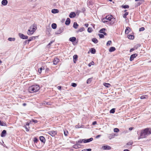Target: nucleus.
<instances>
[{"label":"nucleus","mask_w":151,"mask_h":151,"mask_svg":"<svg viewBox=\"0 0 151 151\" xmlns=\"http://www.w3.org/2000/svg\"><path fill=\"white\" fill-rule=\"evenodd\" d=\"M53 29H55L57 27V24L55 23H53L51 25Z\"/></svg>","instance_id":"b1692460"},{"label":"nucleus","mask_w":151,"mask_h":151,"mask_svg":"<svg viewBox=\"0 0 151 151\" xmlns=\"http://www.w3.org/2000/svg\"><path fill=\"white\" fill-rule=\"evenodd\" d=\"M78 25L76 22H74L73 23V27L75 29H76L78 28Z\"/></svg>","instance_id":"5701e85b"},{"label":"nucleus","mask_w":151,"mask_h":151,"mask_svg":"<svg viewBox=\"0 0 151 151\" xmlns=\"http://www.w3.org/2000/svg\"><path fill=\"white\" fill-rule=\"evenodd\" d=\"M85 26L86 27H87L88 26V24H85Z\"/></svg>","instance_id":"052dcab7"},{"label":"nucleus","mask_w":151,"mask_h":151,"mask_svg":"<svg viewBox=\"0 0 151 151\" xmlns=\"http://www.w3.org/2000/svg\"><path fill=\"white\" fill-rule=\"evenodd\" d=\"M147 96L146 95H142L141 96L140 98L141 99H144L147 98Z\"/></svg>","instance_id":"473e14b6"},{"label":"nucleus","mask_w":151,"mask_h":151,"mask_svg":"<svg viewBox=\"0 0 151 151\" xmlns=\"http://www.w3.org/2000/svg\"><path fill=\"white\" fill-rule=\"evenodd\" d=\"M40 139L41 142L45 143V137L43 136H40Z\"/></svg>","instance_id":"2eb2a0df"},{"label":"nucleus","mask_w":151,"mask_h":151,"mask_svg":"<svg viewBox=\"0 0 151 151\" xmlns=\"http://www.w3.org/2000/svg\"><path fill=\"white\" fill-rule=\"evenodd\" d=\"M151 134V131L149 130V129L146 128L141 132L140 136L139 138H139H145L148 135Z\"/></svg>","instance_id":"f03ea898"},{"label":"nucleus","mask_w":151,"mask_h":151,"mask_svg":"<svg viewBox=\"0 0 151 151\" xmlns=\"http://www.w3.org/2000/svg\"><path fill=\"white\" fill-rule=\"evenodd\" d=\"M92 81L91 78H89L88 79L86 83L87 84H89L91 83Z\"/></svg>","instance_id":"f704fd0d"},{"label":"nucleus","mask_w":151,"mask_h":151,"mask_svg":"<svg viewBox=\"0 0 151 151\" xmlns=\"http://www.w3.org/2000/svg\"><path fill=\"white\" fill-rule=\"evenodd\" d=\"M96 52L95 49L93 48H92L90 50V52L92 54H95Z\"/></svg>","instance_id":"bb28decb"},{"label":"nucleus","mask_w":151,"mask_h":151,"mask_svg":"<svg viewBox=\"0 0 151 151\" xmlns=\"http://www.w3.org/2000/svg\"><path fill=\"white\" fill-rule=\"evenodd\" d=\"M135 50V48H132L130 50V52H132L134 50Z\"/></svg>","instance_id":"13d9d810"},{"label":"nucleus","mask_w":151,"mask_h":151,"mask_svg":"<svg viewBox=\"0 0 151 151\" xmlns=\"http://www.w3.org/2000/svg\"><path fill=\"white\" fill-rule=\"evenodd\" d=\"M19 35L21 38L22 39H27L28 38L27 36L24 35V34L22 33H19Z\"/></svg>","instance_id":"423d86ee"},{"label":"nucleus","mask_w":151,"mask_h":151,"mask_svg":"<svg viewBox=\"0 0 151 151\" xmlns=\"http://www.w3.org/2000/svg\"><path fill=\"white\" fill-rule=\"evenodd\" d=\"M76 144L74 145L73 146V148L76 149L79 148L81 146V145H79V144H78V143H76Z\"/></svg>","instance_id":"4468645a"},{"label":"nucleus","mask_w":151,"mask_h":151,"mask_svg":"<svg viewBox=\"0 0 151 151\" xmlns=\"http://www.w3.org/2000/svg\"><path fill=\"white\" fill-rule=\"evenodd\" d=\"M130 29L129 27H127L126 29L125 30V33L126 34H128L130 31Z\"/></svg>","instance_id":"a211bd4d"},{"label":"nucleus","mask_w":151,"mask_h":151,"mask_svg":"<svg viewBox=\"0 0 151 151\" xmlns=\"http://www.w3.org/2000/svg\"><path fill=\"white\" fill-rule=\"evenodd\" d=\"M81 127H80L79 125H76V128H81Z\"/></svg>","instance_id":"6e6d98bb"},{"label":"nucleus","mask_w":151,"mask_h":151,"mask_svg":"<svg viewBox=\"0 0 151 151\" xmlns=\"http://www.w3.org/2000/svg\"><path fill=\"white\" fill-rule=\"evenodd\" d=\"M138 54L136 53L134 54L131 55L130 58V61H132L133 60L134 58L137 56Z\"/></svg>","instance_id":"0eeeda50"},{"label":"nucleus","mask_w":151,"mask_h":151,"mask_svg":"<svg viewBox=\"0 0 151 151\" xmlns=\"http://www.w3.org/2000/svg\"><path fill=\"white\" fill-rule=\"evenodd\" d=\"M122 7L124 9H128L129 8V6L128 5H122Z\"/></svg>","instance_id":"4c0bfd02"},{"label":"nucleus","mask_w":151,"mask_h":151,"mask_svg":"<svg viewBox=\"0 0 151 151\" xmlns=\"http://www.w3.org/2000/svg\"><path fill=\"white\" fill-rule=\"evenodd\" d=\"M84 139H80L78 141L76 142V143H81L83 142Z\"/></svg>","instance_id":"2f4dec72"},{"label":"nucleus","mask_w":151,"mask_h":151,"mask_svg":"<svg viewBox=\"0 0 151 151\" xmlns=\"http://www.w3.org/2000/svg\"><path fill=\"white\" fill-rule=\"evenodd\" d=\"M133 129V127H130L129 128V130L131 131V130H132V129Z\"/></svg>","instance_id":"680f3d73"},{"label":"nucleus","mask_w":151,"mask_h":151,"mask_svg":"<svg viewBox=\"0 0 151 151\" xmlns=\"http://www.w3.org/2000/svg\"><path fill=\"white\" fill-rule=\"evenodd\" d=\"M6 130H3L1 132V136L2 137H4L6 136Z\"/></svg>","instance_id":"ddd939ff"},{"label":"nucleus","mask_w":151,"mask_h":151,"mask_svg":"<svg viewBox=\"0 0 151 151\" xmlns=\"http://www.w3.org/2000/svg\"><path fill=\"white\" fill-rule=\"evenodd\" d=\"M8 1L7 0H3L1 2V4L4 6L6 5Z\"/></svg>","instance_id":"f3484780"},{"label":"nucleus","mask_w":151,"mask_h":151,"mask_svg":"<svg viewBox=\"0 0 151 151\" xmlns=\"http://www.w3.org/2000/svg\"><path fill=\"white\" fill-rule=\"evenodd\" d=\"M38 141V140L37 139V138L35 137L34 138V141L35 142L37 143Z\"/></svg>","instance_id":"864d4df0"},{"label":"nucleus","mask_w":151,"mask_h":151,"mask_svg":"<svg viewBox=\"0 0 151 151\" xmlns=\"http://www.w3.org/2000/svg\"><path fill=\"white\" fill-rule=\"evenodd\" d=\"M99 35L100 38H103L104 37V36L102 34H99Z\"/></svg>","instance_id":"09e8293b"},{"label":"nucleus","mask_w":151,"mask_h":151,"mask_svg":"<svg viewBox=\"0 0 151 151\" xmlns=\"http://www.w3.org/2000/svg\"><path fill=\"white\" fill-rule=\"evenodd\" d=\"M71 85L73 87H76L77 86V84L75 83H71Z\"/></svg>","instance_id":"3c124183"},{"label":"nucleus","mask_w":151,"mask_h":151,"mask_svg":"<svg viewBox=\"0 0 151 151\" xmlns=\"http://www.w3.org/2000/svg\"><path fill=\"white\" fill-rule=\"evenodd\" d=\"M76 14L74 12H71L69 15V17L70 18L74 17L76 16Z\"/></svg>","instance_id":"9b49d317"},{"label":"nucleus","mask_w":151,"mask_h":151,"mask_svg":"<svg viewBox=\"0 0 151 151\" xmlns=\"http://www.w3.org/2000/svg\"><path fill=\"white\" fill-rule=\"evenodd\" d=\"M25 129L27 131H29V129H28L27 127H25Z\"/></svg>","instance_id":"338daca9"},{"label":"nucleus","mask_w":151,"mask_h":151,"mask_svg":"<svg viewBox=\"0 0 151 151\" xmlns=\"http://www.w3.org/2000/svg\"><path fill=\"white\" fill-rule=\"evenodd\" d=\"M112 134V135L113 136V138H114L115 136H116V134Z\"/></svg>","instance_id":"0e129e2a"},{"label":"nucleus","mask_w":151,"mask_h":151,"mask_svg":"<svg viewBox=\"0 0 151 151\" xmlns=\"http://www.w3.org/2000/svg\"><path fill=\"white\" fill-rule=\"evenodd\" d=\"M78 56L76 55H75L73 56V60H77L78 58Z\"/></svg>","instance_id":"a19ab883"},{"label":"nucleus","mask_w":151,"mask_h":151,"mask_svg":"<svg viewBox=\"0 0 151 151\" xmlns=\"http://www.w3.org/2000/svg\"><path fill=\"white\" fill-rule=\"evenodd\" d=\"M92 41L94 43L96 44L98 42V40L96 38H93L92 39Z\"/></svg>","instance_id":"a878e982"},{"label":"nucleus","mask_w":151,"mask_h":151,"mask_svg":"<svg viewBox=\"0 0 151 151\" xmlns=\"http://www.w3.org/2000/svg\"><path fill=\"white\" fill-rule=\"evenodd\" d=\"M116 21V19L114 18L113 16L111 15L107 16L105 18H104L102 19V21L104 23L107 22L108 21L110 22L109 24H114Z\"/></svg>","instance_id":"f257e3e1"},{"label":"nucleus","mask_w":151,"mask_h":151,"mask_svg":"<svg viewBox=\"0 0 151 151\" xmlns=\"http://www.w3.org/2000/svg\"><path fill=\"white\" fill-rule=\"evenodd\" d=\"M58 89L60 90L61 88V87L60 86H58Z\"/></svg>","instance_id":"69168bd1"},{"label":"nucleus","mask_w":151,"mask_h":151,"mask_svg":"<svg viewBox=\"0 0 151 151\" xmlns=\"http://www.w3.org/2000/svg\"><path fill=\"white\" fill-rule=\"evenodd\" d=\"M111 41L110 40L109 41L107 42L106 45L107 46H109L111 45Z\"/></svg>","instance_id":"c03bdc74"},{"label":"nucleus","mask_w":151,"mask_h":151,"mask_svg":"<svg viewBox=\"0 0 151 151\" xmlns=\"http://www.w3.org/2000/svg\"><path fill=\"white\" fill-rule=\"evenodd\" d=\"M76 38L75 37H70L69 39V40L71 42H73L76 40Z\"/></svg>","instance_id":"4be33fe9"},{"label":"nucleus","mask_w":151,"mask_h":151,"mask_svg":"<svg viewBox=\"0 0 151 151\" xmlns=\"http://www.w3.org/2000/svg\"><path fill=\"white\" fill-rule=\"evenodd\" d=\"M40 89L39 85H32L29 87V92L33 93L37 91Z\"/></svg>","instance_id":"7ed1b4c3"},{"label":"nucleus","mask_w":151,"mask_h":151,"mask_svg":"<svg viewBox=\"0 0 151 151\" xmlns=\"http://www.w3.org/2000/svg\"><path fill=\"white\" fill-rule=\"evenodd\" d=\"M114 132H118L119 131V129L117 128H115L114 129Z\"/></svg>","instance_id":"37998d69"},{"label":"nucleus","mask_w":151,"mask_h":151,"mask_svg":"<svg viewBox=\"0 0 151 151\" xmlns=\"http://www.w3.org/2000/svg\"><path fill=\"white\" fill-rule=\"evenodd\" d=\"M116 50V49L115 47H111L110 48L109 51L110 52H111L113 51H114Z\"/></svg>","instance_id":"412c9836"},{"label":"nucleus","mask_w":151,"mask_h":151,"mask_svg":"<svg viewBox=\"0 0 151 151\" xmlns=\"http://www.w3.org/2000/svg\"><path fill=\"white\" fill-rule=\"evenodd\" d=\"M15 40V38L9 37L8 39V40L10 41H14Z\"/></svg>","instance_id":"c756f323"},{"label":"nucleus","mask_w":151,"mask_h":151,"mask_svg":"<svg viewBox=\"0 0 151 151\" xmlns=\"http://www.w3.org/2000/svg\"><path fill=\"white\" fill-rule=\"evenodd\" d=\"M32 121L33 122H34L35 123H37V120L32 119Z\"/></svg>","instance_id":"5fc2aeb1"},{"label":"nucleus","mask_w":151,"mask_h":151,"mask_svg":"<svg viewBox=\"0 0 151 151\" xmlns=\"http://www.w3.org/2000/svg\"><path fill=\"white\" fill-rule=\"evenodd\" d=\"M70 18H68L65 22V24L66 25H68L70 24Z\"/></svg>","instance_id":"dca6fc26"},{"label":"nucleus","mask_w":151,"mask_h":151,"mask_svg":"<svg viewBox=\"0 0 151 151\" xmlns=\"http://www.w3.org/2000/svg\"><path fill=\"white\" fill-rule=\"evenodd\" d=\"M0 125L1 126H6V123H5L3 122H1V121Z\"/></svg>","instance_id":"7c9ffc66"},{"label":"nucleus","mask_w":151,"mask_h":151,"mask_svg":"<svg viewBox=\"0 0 151 151\" xmlns=\"http://www.w3.org/2000/svg\"><path fill=\"white\" fill-rule=\"evenodd\" d=\"M133 142L132 141L129 142L127 143V144L125 146V148H128V146L132 145L133 144Z\"/></svg>","instance_id":"6ab92c4d"},{"label":"nucleus","mask_w":151,"mask_h":151,"mask_svg":"<svg viewBox=\"0 0 151 151\" xmlns=\"http://www.w3.org/2000/svg\"><path fill=\"white\" fill-rule=\"evenodd\" d=\"M129 13L128 12H126L123 15V17L124 18H127V16L128 14Z\"/></svg>","instance_id":"ea45409f"},{"label":"nucleus","mask_w":151,"mask_h":151,"mask_svg":"<svg viewBox=\"0 0 151 151\" xmlns=\"http://www.w3.org/2000/svg\"><path fill=\"white\" fill-rule=\"evenodd\" d=\"M93 140V138H91L89 139H84L83 140V142L84 143H86L87 142H89Z\"/></svg>","instance_id":"9d476101"},{"label":"nucleus","mask_w":151,"mask_h":151,"mask_svg":"<svg viewBox=\"0 0 151 151\" xmlns=\"http://www.w3.org/2000/svg\"><path fill=\"white\" fill-rule=\"evenodd\" d=\"M87 31L89 33L91 32L92 31V29L91 27H89L88 28Z\"/></svg>","instance_id":"58836bf2"},{"label":"nucleus","mask_w":151,"mask_h":151,"mask_svg":"<svg viewBox=\"0 0 151 151\" xmlns=\"http://www.w3.org/2000/svg\"><path fill=\"white\" fill-rule=\"evenodd\" d=\"M51 12L53 14H55L58 13L59 12V10L57 9H52Z\"/></svg>","instance_id":"aec40b11"},{"label":"nucleus","mask_w":151,"mask_h":151,"mask_svg":"<svg viewBox=\"0 0 151 151\" xmlns=\"http://www.w3.org/2000/svg\"><path fill=\"white\" fill-rule=\"evenodd\" d=\"M106 29L105 28H102L99 31V32L101 33H104V31L106 30Z\"/></svg>","instance_id":"e433bc0d"},{"label":"nucleus","mask_w":151,"mask_h":151,"mask_svg":"<svg viewBox=\"0 0 151 151\" xmlns=\"http://www.w3.org/2000/svg\"><path fill=\"white\" fill-rule=\"evenodd\" d=\"M48 133L52 136L53 137L57 134V132L56 131L52 130L48 131Z\"/></svg>","instance_id":"39448f33"},{"label":"nucleus","mask_w":151,"mask_h":151,"mask_svg":"<svg viewBox=\"0 0 151 151\" xmlns=\"http://www.w3.org/2000/svg\"><path fill=\"white\" fill-rule=\"evenodd\" d=\"M102 148L104 150H109L111 149V147L108 145H105L102 147Z\"/></svg>","instance_id":"1a4fd4ad"},{"label":"nucleus","mask_w":151,"mask_h":151,"mask_svg":"<svg viewBox=\"0 0 151 151\" xmlns=\"http://www.w3.org/2000/svg\"><path fill=\"white\" fill-rule=\"evenodd\" d=\"M115 112V109H112L110 111V112L111 113H114Z\"/></svg>","instance_id":"a18cd8bd"},{"label":"nucleus","mask_w":151,"mask_h":151,"mask_svg":"<svg viewBox=\"0 0 151 151\" xmlns=\"http://www.w3.org/2000/svg\"><path fill=\"white\" fill-rule=\"evenodd\" d=\"M124 151H130L128 149H125L124 150Z\"/></svg>","instance_id":"774afa93"},{"label":"nucleus","mask_w":151,"mask_h":151,"mask_svg":"<svg viewBox=\"0 0 151 151\" xmlns=\"http://www.w3.org/2000/svg\"><path fill=\"white\" fill-rule=\"evenodd\" d=\"M97 122L96 121L93 122L92 124L93 125H95L96 124Z\"/></svg>","instance_id":"bf43d9fd"},{"label":"nucleus","mask_w":151,"mask_h":151,"mask_svg":"<svg viewBox=\"0 0 151 151\" xmlns=\"http://www.w3.org/2000/svg\"><path fill=\"white\" fill-rule=\"evenodd\" d=\"M127 37L129 39L132 40H133L134 38V36L132 35H128L127 36Z\"/></svg>","instance_id":"393cba45"},{"label":"nucleus","mask_w":151,"mask_h":151,"mask_svg":"<svg viewBox=\"0 0 151 151\" xmlns=\"http://www.w3.org/2000/svg\"><path fill=\"white\" fill-rule=\"evenodd\" d=\"M84 29H85L83 27H82L81 28L79 29L77 31V32H82L83 31H84Z\"/></svg>","instance_id":"72a5a7b5"},{"label":"nucleus","mask_w":151,"mask_h":151,"mask_svg":"<svg viewBox=\"0 0 151 151\" xmlns=\"http://www.w3.org/2000/svg\"><path fill=\"white\" fill-rule=\"evenodd\" d=\"M32 39L33 38L32 37H30L29 40H26V41L28 43H29L30 41H31L32 40Z\"/></svg>","instance_id":"8fccbe9b"},{"label":"nucleus","mask_w":151,"mask_h":151,"mask_svg":"<svg viewBox=\"0 0 151 151\" xmlns=\"http://www.w3.org/2000/svg\"><path fill=\"white\" fill-rule=\"evenodd\" d=\"M101 135H98L96 136V139H97V138H99V137H101Z\"/></svg>","instance_id":"4d7b16f0"},{"label":"nucleus","mask_w":151,"mask_h":151,"mask_svg":"<svg viewBox=\"0 0 151 151\" xmlns=\"http://www.w3.org/2000/svg\"><path fill=\"white\" fill-rule=\"evenodd\" d=\"M59 60L57 58H55L53 60V64L55 65L57 64L58 62H59Z\"/></svg>","instance_id":"f8f14e48"},{"label":"nucleus","mask_w":151,"mask_h":151,"mask_svg":"<svg viewBox=\"0 0 151 151\" xmlns=\"http://www.w3.org/2000/svg\"><path fill=\"white\" fill-rule=\"evenodd\" d=\"M63 30V27L60 28L58 30H57L55 32L56 34H59L62 33Z\"/></svg>","instance_id":"6e6552de"},{"label":"nucleus","mask_w":151,"mask_h":151,"mask_svg":"<svg viewBox=\"0 0 151 151\" xmlns=\"http://www.w3.org/2000/svg\"><path fill=\"white\" fill-rule=\"evenodd\" d=\"M37 27V25L35 24H34L31 26L29 29L28 30L27 33L29 35H31L33 34V33L36 30Z\"/></svg>","instance_id":"20e7f679"},{"label":"nucleus","mask_w":151,"mask_h":151,"mask_svg":"<svg viewBox=\"0 0 151 151\" xmlns=\"http://www.w3.org/2000/svg\"><path fill=\"white\" fill-rule=\"evenodd\" d=\"M91 149L90 148L86 149L87 151H91Z\"/></svg>","instance_id":"e2e57ef3"},{"label":"nucleus","mask_w":151,"mask_h":151,"mask_svg":"<svg viewBox=\"0 0 151 151\" xmlns=\"http://www.w3.org/2000/svg\"><path fill=\"white\" fill-rule=\"evenodd\" d=\"M145 30V28L144 27H142L139 29V31H144Z\"/></svg>","instance_id":"603ef678"},{"label":"nucleus","mask_w":151,"mask_h":151,"mask_svg":"<svg viewBox=\"0 0 151 151\" xmlns=\"http://www.w3.org/2000/svg\"><path fill=\"white\" fill-rule=\"evenodd\" d=\"M45 68L43 66L41 67L38 70V72L40 73H41L42 72V70H44Z\"/></svg>","instance_id":"cd10ccee"},{"label":"nucleus","mask_w":151,"mask_h":151,"mask_svg":"<svg viewBox=\"0 0 151 151\" xmlns=\"http://www.w3.org/2000/svg\"><path fill=\"white\" fill-rule=\"evenodd\" d=\"M64 134L65 136H67L68 134V131L66 130H64Z\"/></svg>","instance_id":"79ce46f5"},{"label":"nucleus","mask_w":151,"mask_h":151,"mask_svg":"<svg viewBox=\"0 0 151 151\" xmlns=\"http://www.w3.org/2000/svg\"><path fill=\"white\" fill-rule=\"evenodd\" d=\"M103 85L105 87L107 88L109 87V86H110V84H109V83H104Z\"/></svg>","instance_id":"c85d7f7f"},{"label":"nucleus","mask_w":151,"mask_h":151,"mask_svg":"<svg viewBox=\"0 0 151 151\" xmlns=\"http://www.w3.org/2000/svg\"><path fill=\"white\" fill-rule=\"evenodd\" d=\"M53 41H51L47 45V47H49L50 46L51 44L53 42Z\"/></svg>","instance_id":"49530a36"},{"label":"nucleus","mask_w":151,"mask_h":151,"mask_svg":"<svg viewBox=\"0 0 151 151\" xmlns=\"http://www.w3.org/2000/svg\"><path fill=\"white\" fill-rule=\"evenodd\" d=\"M108 137L110 139H111L113 138V136L112 135V134H108Z\"/></svg>","instance_id":"c9c22d12"},{"label":"nucleus","mask_w":151,"mask_h":151,"mask_svg":"<svg viewBox=\"0 0 151 151\" xmlns=\"http://www.w3.org/2000/svg\"><path fill=\"white\" fill-rule=\"evenodd\" d=\"M94 63L93 61H92L88 65V66L89 67H91V65H93Z\"/></svg>","instance_id":"de8ad7c7"}]
</instances>
